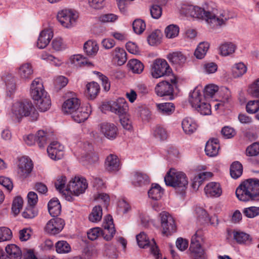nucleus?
<instances>
[{
    "mask_svg": "<svg viewBox=\"0 0 259 259\" xmlns=\"http://www.w3.org/2000/svg\"><path fill=\"white\" fill-rule=\"evenodd\" d=\"M202 10V19L212 28L226 25L227 21L232 18L229 11L218 10L216 4L212 1L206 2Z\"/></svg>",
    "mask_w": 259,
    "mask_h": 259,
    "instance_id": "nucleus-1",
    "label": "nucleus"
},
{
    "mask_svg": "<svg viewBox=\"0 0 259 259\" xmlns=\"http://www.w3.org/2000/svg\"><path fill=\"white\" fill-rule=\"evenodd\" d=\"M235 194L243 202H259V180L255 178L246 180L237 188Z\"/></svg>",
    "mask_w": 259,
    "mask_h": 259,
    "instance_id": "nucleus-2",
    "label": "nucleus"
},
{
    "mask_svg": "<svg viewBox=\"0 0 259 259\" xmlns=\"http://www.w3.org/2000/svg\"><path fill=\"white\" fill-rule=\"evenodd\" d=\"M30 95L40 111L45 112L50 108L51 105V99L45 90L40 78L34 79L31 83Z\"/></svg>",
    "mask_w": 259,
    "mask_h": 259,
    "instance_id": "nucleus-3",
    "label": "nucleus"
},
{
    "mask_svg": "<svg viewBox=\"0 0 259 259\" xmlns=\"http://www.w3.org/2000/svg\"><path fill=\"white\" fill-rule=\"evenodd\" d=\"M164 182L167 186L174 187L177 193L182 196L185 195L188 181L183 172L171 168L164 177Z\"/></svg>",
    "mask_w": 259,
    "mask_h": 259,
    "instance_id": "nucleus-4",
    "label": "nucleus"
},
{
    "mask_svg": "<svg viewBox=\"0 0 259 259\" xmlns=\"http://www.w3.org/2000/svg\"><path fill=\"white\" fill-rule=\"evenodd\" d=\"M13 117L18 122L24 117L29 116L30 120H37L38 113L31 101L24 100L13 104L12 109Z\"/></svg>",
    "mask_w": 259,
    "mask_h": 259,
    "instance_id": "nucleus-5",
    "label": "nucleus"
},
{
    "mask_svg": "<svg viewBox=\"0 0 259 259\" xmlns=\"http://www.w3.org/2000/svg\"><path fill=\"white\" fill-rule=\"evenodd\" d=\"M151 74L153 78H158L162 76L170 77L171 82H176V77L166 60L157 59L154 61L151 67Z\"/></svg>",
    "mask_w": 259,
    "mask_h": 259,
    "instance_id": "nucleus-6",
    "label": "nucleus"
},
{
    "mask_svg": "<svg viewBox=\"0 0 259 259\" xmlns=\"http://www.w3.org/2000/svg\"><path fill=\"white\" fill-rule=\"evenodd\" d=\"M189 102L201 114L207 115L211 114L210 105L208 103L202 102L201 93L198 88H196L190 94Z\"/></svg>",
    "mask_w": 259,
    "mask_h": 259,
    "instance_id": "nucleus-7",
    "label": "nucleus"
},
{
    "mask_svg": "<svg viewBox=\"0 0 259 259\" xmlns=\"http://www.w3.org/2000/svg\"><path fill=\"white\" fill-rule=\"evenodd\" d=\"M203 233L201 230H198L192 237L189 250L194 259H204V250L200 244L202 239Z\"/></svg>",
    "mask_w": 259,
    "mask_h": 259,
    "instance_id": "nucleus-8",
    "label": "nucleus"
},
{
    "mask_svg": "<svg viewBox=\"0 0 259 259\" xmlns=\"http://www.w3.org/2000/svg\"><path fill=\"white\" fill-rule=\"evenodd\" d=\"M87 188L88 183L85 179L75 177L69 182L65 190L75 196H78L84 193Z\"/></svg>",
    "mask_w": 259,
    "mask_h": 259,
    "instance_id": "nucleus-9",
    "label": "nucleus"
},
{
    "mask_svg": "<svg viewBox=\"0 0 259 259\" xmlns=\"http://www.w3.org/2000/svg\"><path fill=\"white\" fill-rule=\"evenodd\" d=\"M162 234L168 236L176 231V225L172 217L167 212L162 211L159 214Z\"/></svg>",
    "mask_w": 259,
    "mask_h": 259,
    "instance_id": "nucleus-10",
    "label": "nucleus"
},
{
    "mask_svg": "<svg viewBox=\"0 0 259 259\" xmlns=\"http://www.w3.org/2000/svg\"><path fill=\"white\" fill-rule=\"evenodd\" d=\"M177 79L175 83L171 82L170 77L157 84L155 91L157 96L159 97L170 96V99L173 98L174 85L177 84Z\"/></svg>",
    "mask_w": 259,
    "mask_h": 259,
    "instance_id": "nucleus-11",
    "label": "nucleus"
},
{
    "mask_svg": "<svg viewBox=\"0 0 259 259\" xmlns=\"http://www.w3.org/2000/svg\"><path fill=\"white\" fill-rule=\"evenodd\" d=\"M57 17L63 26L70 28L74 25L77 15L70 10L65 9L59 12Z\"/></svg>",
    "mask_w": 259,
    "mask_h": 259,
    "instance_id": "nucleus-12",
    "label": "nucleus"
},
{
    "mask_svg": "<svg viewBox=\"0 0 259 259\" xmlns=\"http://www.w3.org/2000/svg\"><path fill=\"white\" fill-rule=\"evenodd\" d=\"M136 239L140 247L145 248L150 247L151 253L156 258H159V250L154 239H152V242H150L146 234L144 232H142L137 235L136 236Z\"/></svg>",
    "mask_w": 259,
    "mask_h": 259,
    "instance_id": "nucleus-13",
    "label": "nucleus"
},
{
    "mask_svg": "<svg viewBox=\"0 0 259 259\" xmlns=\"http://www.w3.org/2000/svg\"><path fill=\"white\" fill-rule=\"evenodd\" d=\"M66 96L69 98L64 102L62 110L64 113L71 115L78 109L80 106V102L73 92L68 93Z\"/></svg>",
    "mask_w": 259,
    "mask_h": 259,
    "instance_id": "nucleus-14",
    "label": "nucleus"
},
{
    "mask_svg": "<svg viewBox=\"0 0 259 259\" xmlns=\"http://www.w3.org/2000/svg\"><path fill=\"white\" fill-rule=\"evenodd\" d=\"M102 227L103 229L101 228V236L106 241L111 240L115 233V229L113 219L110 215L105 217Z\"/></svg>",
    "mask_w": 259,
    "mask_h": 259,
    "instance_id": "nucleus-15",
    "label": "nucleus"
},
{
    "mask_svg": "<svg viewBox=\"0 0 259 259\" xmlns=\"http://www.w3.org/2000/svg\"><path fill=\"white\" fill-rule=\"evenodd\" d=\"M180 12L181 14L187 17L202 19L203 10H202V8L197 6L184 4L182 5Z\"/></svg>",
    "mask_w": 259,
    "mask_h": 259,
    "instance_id": "nucleus-16",
    "label": "nucleus"
},
{
    "mask_svg": "<svg viewBox=\"0 0 259 259\" xmlns=\"http://www.w3.org/2000/svg\"><path fill=\"white\" fill-rule=\"evenodd\" d=\"M65 225L63 219L54 217L50 220L45 227L46 231L50 235H55L59 233L64 228Z\"/></svg>",
    "mask_w": 259,
    "mask_h": 259,
    "instance_id": "nucleus-17",
    "label": "nucleus"
},
{
    "mask_svg": "<svg viewBox=\"0 0 259 259\" xmlns=\"http://www.w3.org/2000/svg\"><path fill=\"white\" fill-rule=\"evenodd\" d=\"M47 152L52 159L60 160L64 156V146L57 141H53L48 146Z\"/></svg>",
    "mask_w": 259,
    "mask_h": 259,
    "instance_id": "nucleus-18",
    "label": "nucleus"
},
{
    "mask_svg": "<svg viewBox=\"0 0 259 259\" xmlns=\"http://www.w3.org/2000/svg\"><path fill=\"white\" fill-rule=\"evenodd\" d=\"M101 133L108 139H115L118 133L117 126L113 123L104 122L100 124Z\"/></svg>",
    "mask_w": 259,
    "mask_h": 259,
    "instance_id": "nucleus-19",
    "label": "nucleus"
},
{
    "mask_svg": "<svg viewBox=\"0 0 259 259\" xmlns=\"http://www.w3.org/2000/svg\"><path fill=\"white\" fill-rule=\"evenodd\" d=\"M110 111L119 116L123 115L128 109V104L125 99L119 98L110 104Z\"/></svg>",
    "mask_w": 259,
    "mask_h": 259,
    "instance_id": "nucleus-20",
    "label": "nucleus"
},
{
    "mask_svg": "<svg viewBox=\"0 0 259 259\" xmlns=\"http://www.w3.org/2000/svg\"><path fill=\"white\" fill-rule=\"evenodd\" d=\"M33 164L31 160L25 157H22L19 160L18 174L22 178H26L31 172Z\"/></svg>",
    "mask_w": 259,
    "mask_h": 259,
    "instance_id": "nucleus-21",
    "label": "nucleus"
},
{
    "mask_svg": "<svg viewBox=\"0 0 259 259\" xmlns=\"http://www.w3.org/2000/svg\"><path fill=\"white\" fill-rule=\"evenodd\" d=\"M53 36V32L51 28L44 29L41 31L37 39V47L40 49L45 48L49 44Z\"/></svg>",
    "mask_w": 259,
    "mask_h": 259,
    "instance_id": "nucleus-22",
    "label": "nucleus"
},
{
    "mask_svg": "<svg viewBox=\"0 0 259 259\" xmlns=\"http://www.w3.org/2000/svg\"><path fill=\"white\" fill-rule=\"evenodd\" d=\"M91 112L90 109H88L87 107H80L76 111L73 112L71 115L72 118L76 122L80 123L86 120Z\"/></svg>",
    "mask_w": 259,
    "mask_h": 259,
    "instance_id": "nucleus-23",
    "label": "nucleus"
},
{
    "mask_svg": "<svg viewBox=\"0 0 259 259\" xmlns=\"http://www.w3.org/2000/svg\"><path fill=\"white\" fill-rule=\"evenodd\" d=\"M33 70L31 64L26 63L22 64L19 68L18 74L21 79L29 80L32 77Z\"/></svg>",
    "mask_w": 259,
    "mask_h": 259,
    "instance_id": "nucleus-24",
    "label": "nucleus"
},
{
    "mask_svg": "<svg viewBox=\"0 0 259 259\" xmlns=\"http://www.w3.org/2000/svg\"><path fill=\"white\" fill-rule=\"evenodd\" d=\"M105 169L109 171H116L119 169V161L117 157L113 154L108 155L105 161Z\"/></svg>",
    "mask_w": 259,
    "mask_h": 259,
    "instance_id": "nucleus-25",
    "label": "nucleus"
},
{
    "mask_svg": "<svg viewBox=\"0 0 259 259\" xmlns=\"http://www.w3.org/2000/svg\"><path fill=\"white\" fill-rule=\"evenodd\" d=\"M219 148V140L217 139H212L206 143L205 151L207 155L214 157L218 155Z\"/></svg>",
    "mask_w": 259,
    "mask_h": 259,
    "instance_id": "nucleus-26",
    "label": "nucleus"
},
{
    "mask_svg": "<svg viewBox=\"0 0 259 259\" xmlns=\"http://www.w3.org/2000/svg\"><path fill=\"white\" fill-rule=\"evenodd\" d=\"M204 192L208 197H219L222 194V189L219 183L210 182L204 188Z\"/></svg>",
    "mask_w": 259,
    "mask_h": 259,
    "instance_id": "nucleus-27",
    "label": "nucleus"
},
{
    "mask_svg": "<svg viewBox=\"0 0 259 259\" xmlns=\"http://www.w3.org/2000/svg\"><path fill=\"white\" fill-rule=\"evenodd\" d=\"M113 60L117 63L118 65L124 64L126 60V53L125 50L120 48H116L111 53Z\"/></svg>",
    "mask_w": 259,
    "mask_h": 259,
    "instance_id": "nucleus-28",
    "label": "nucleus"
},
{
    "mask_svg": "<svg viewBox=\"0 0 259 259\" xmlns=\"http://www.w3.org/2000/svg\"><path fill=\"white\" fill-rule=\"evenodd\" d=\"M212 176L211 172H202L195 176L192 179L191 187L194 191H197L199 186L202 184L207 178Z\"/></svg>",
    "mask_w": 259,
    "mask_h": 259,
    "instance_id": "nucleus-29",
    "label": "nucleus"
},
{
    "mask_svg": "<svg viewBox=\"0 0 259 259\" xmlns=\"http://www.w3.org/2000/svg\"><path fill=\"white\" fill-rule=\"evenodd\" d=\"M156 106L158 113L163 115H170L175 110L174 104L170 102L156 103Z\"/></svg>",
    "mask_w": 259,
    "mask_h": 259,
    "instance_id": "nucleus-30",
    "label": "nucleus"
},
{
    "mask_svg": "<svg viewBox=\"0 0 259 259\" xmlns=\"http://www.w3.org/2000/svg\"><path fill=\"white\" fill-rule=\"evenodd\" d=\"M167 58L176 66H181L186 61V57L181 52L170 53L168 54Z\"/></svg>",
    "mask_w": 259,
    "mask_h": 259,
    "instance_id": "nucleus-31",
    "label": "nucleus"
},
{
    "mask_svg": "<svg viewBox=\"0 0 259 259\" xmlns=\"http://www.w3.org/2000/svg\"><path fill=\"white\" fill-rule=\"evenodd\" d=\"M48 210L51 216L57 217L61 213V206L57 199L53 198L48 203Z\"/></svg>",
    "mask_w": 259,
    "mask_h": 259,
    "instance_id": "nucleus-32",
    "label": "nucleus"
},
{
    "mask_svg": "<svg viewBox=\"0 0 259 259\" xmlns=\"http://www.w3.org/2000/svg\"><path fill=\"white\" fill-rule=\"evenodd\" d=\"M182 126L186 134H191L197 129V124L190 117L185 118L182 122Z\"/></svg>",
    "mask_w": 259,
    "mask_h": 259,
    "instance_id": "nucleus-33",
    "label": "nucleus"
},
{
    "mask_svg": "<svg viewBox=\"0 0 259 259\" xmlns=\"http://www.w3.org/2000/svg\"><path fill=\"white\" fill-rule=\"evenodd\" d=\"M83 50L89 56L96 55L99 50V47L96 41L89 40L83 46Z\"/></svg>",
    "mask_w": 259,
    "mask_h": 259,
    "instance_id": "nucleus-34",
    "label": "nucleus"
},
{
    "mask_svg": "<svg viewBox=\"0 0 259 259\" xmlns=\"http://www.w3.org/2000/svg\"><path fill=\"white\" fill-rule=\"evenodd\" d=\"M148 194L149 197L151 199L158 200L161 198L163 194V190L158 184H153L148 191Z\"/></svg>",
    "mask_w": 259,
    "mask_h": 259,
    "instance_id": "nucleus-35",
    "label": "nucleus"
},
{
    "mask_svg": "<svg viewBox=\"0 0 259 259\" xmlns=\"http://www.w3.org/2000/svg\"><path fill=\"white\" fill-rule=\"evenodd\" d=\"M7 254L13 259H20L22 251L20 248L15 244L8 245L5 249Z\"/></svg>",
    "mask_w": 259,
    "mask_h": 259,
    "instance_id": "nucleus-36",
    "label": "nucleus"
},
{
    "mask_svg": "<svg viewBox=\"0 0 259 259\" xmlns=\"http://www.w3.org/2000/svg\"><path fill=\"white\" fill-rule=\"evenodd\" d=\"M150 180L146 174L137 172L135 174L133 180V184L135 186H143L148 184Z\"/></svg>",
    "mask_w": 259,
    "mask_h": 259,
    "instance_id": "nucleus-37",
    "label": "nucleus"
},
{
    "mask_svg": "<svg viewBox=\"0 0 259 259\" xmlns=\"http://www.w3.org/2000/svg\"><path fill=\"white\" fill-rule=\"evenodd\" d=\"M233 236L234 239L239 244L249 243L252 239L249 234L240 231H234Z\"/></svg>",
    "mask_w": 259,
    "mask_h": 259,
    "instance_id": "nucleus-38",
    "label": "nucleus"
},
{
    "mask_svg": "<svg viewBox=\"0 0 259 259\" xmlns=\"http://www.w3.org/2000/svg\"><path fill=\"white\" fill-rule=\"evenodd\" d=\"M230 175L234 179L239 178L242 174L243 166L239 161H235L232 163L230 168Z\"/></svg>",
    "mask_w": 259,
    "mask_h": 259,
    "instance_id": "nucleus-39",
    "label": "nucleus"
},
{
    "mask_svg": "<svg viewBox=\"0 0 259 259\" xmlns=\"http://www.w3.org/2000/svg\"><path fill=\"white\" fill-rule=\"evenodd\" d=\"M209 45L207 42H200L197 46L194 52L195 56L199 59H201L204 57L207 52Z\"/></svg>",
    "mask_w": 259,
    "mask_h": 259,
    "instance_id": "nucleus-40",
    "label": "nucleus"
},
{
    "mask_svg": "<svg viewBox=\"0 0 259 259\" xmlns=\"http://www.w3.org/2000/svg\"><path fill=\"white\" fill-rule=\"evenodd\" d=\"M127 65L130 69L135 73L140 74L144 69L143 64L137 59L130 60Z\"/></svg>",
    "mask_w": 259,
    "mask_h": 259,
    "instance_id": "nucleus-41",
    "label": "nucleus"
},
{
    "mask_svg": "<svg viewBox=\"0 0 259 259\" xmlns=\"http://www.w3.org/2000/svg\"><path fill=\"white\" fill-rule=\"evenodd\" d=\"M87 93L88 96L91 99H94L99 92L100 90V85L95 82L89 83L87 85Z\"/></svg>",
    "mask_w": 259,
    "mask_h": 259,
    "instance_id": "nucleus-42",
    "label": "nucleus"
},
{
    "mask_svg": "<svg viewBox=\"0 0 259 259\" xmlns=\"http://www.w3.org/2000/svg\"><path fill=\"white\" fill-rule=\"evenodd\" d=\"M102 216V207L98 205L95 206L89 215V220L92 222H98L101 220Z\"/></svg>",
    "mask_w": 259,
    "mask_h": 259,
    "instance_id": "nucleus-43",
    "label": "nucleus"
},
{
    "mask_svg": "<svg viewBox=\"0 0 259 259\" xmlns=\"http://www.w3.org/2000/svg\"><path fill=\"white\" fill-rule=\"evenodd\" d=\"M49 135L42 130H39L35 136L36 142L39 148H43L46 145L48 140Z\"/></svg>",
    "mask_w": 259,
    "mask_h": 259,
    "instance_id": "nucleus-44",
    "label": "nucleus"
},
{
    "mask_svg": "<svg viewBox=\"0 0 259 259\" xmlns=\"http://www.w3.org/2000/svg\"><path fill=\"white\" fill-rule=\"evenodd\" d=\"M232 71L233 77L237 78L241 76L246 72L247 67L243 63H239L233 66Z\"/></svg>",
    "mask_w": 259,
    "mask_h": 259,
    "instance_id": "nucleus-45",
    "label": "nucleus"
},
{
    "mask_svg": "<svg viewBox=\"0 0 259 259\" xmlns=\"http://www.w3.org/2000/svg\"><path fill=\"white\" fill-rule=\"evenodd\" d=\"M153 135L156 138L161 141L166 140L168 136L165 129L160 125H157L153 128Z\"/></svg>",
    "mask_w": 259,
    "mask_h": 259,
    "instance_id": "nucleus-46",
    "label": "nucleus"
},
{
    "mask_svg": "<svg viewBox=\"0 0 259 259\" xmlns=\"http://www.w3.org/2000/svg\"><path fill=\"white\" fill-rule=\"evenodd\" d=\"M56 250L59 253H67L71 251V247L66 241H59L56 244Z\"/></svg>",
    "mask_w": 259,
    "mask_h": 259,
    "instance_id": "nucleus-47",
    "label": "nucleus"
},
{
    "mask_svg": "<svg viewBox=\"0 0 259 259\" xmlns=\"http://www.w3.org/2000/svg\"><path fill=\"white\" fill-rule=\"evenodd\" d=\"M244 216L252 219L259 215V206H250L245 208L242 210Z\"/></svg>",
    "mask_w": 259,
    "mask_h": 259,
    "instance_id": "nucleus-48",
    "label": "nucleus"
},
{
    "mask_svg": "<svg viewBox=\"0 0 259 259\" xmlns=\"http://www.w3.org/2000/svg\"><path fill=\"white\" fill-rule=\"evenodd\" d=\"M235 49V46L231 42L225 43L222 45L220 48L221 54L223 56H227L233 53Z\"/></svg>",
    "mask_w": 259,
    "mask_h": 259,
    "instance_id": "nucleus-49",
    "label": "nucleus"
},
{
    "mask_svg": "<svg viewBox=\"0 0 259 259\" xmlns=\"http://www.w3.org/2000/svg\"><path fill=\"white\" fill-rule=\"evenodd\" d=\"M179 33V27L176 25H169L165 29L166 37L172 38L177 36Z\"/></svg>",
    "mask_w": 259,
    "mask_h": 259,
    "instance_id": "nucleus-50",
    "label": "nucleus"
},
{
    "mask_svg": "<svg viewBox=\"0 0 259 259\" xmlns=\"http://www.w3.org/2000/svg\"><path fill=\"white\" fill-rule=\"evenodd\" d=\"M146 24L145 22L140 19L135 20L133 23V28L134 32L138 34H140L145 30Z\"/></svg>",
    "mask_w": 259,
    "mask_h": 259,
    "instance_id": "nucleus-51",
    "label": "nucleus"
},
{
    "mask_svg": "<svg viewBox=\"0 0 259 259\" xmlns=\"http://www.w3.org/2000/svg\"><path fill=\"white\" fill-rule=\"evenodd\" d=\"M5 83L10 96L16 90L15 78L11 75H8L5 79Z\"/></svg>",
    "mask_w": 259,
    "mask_h": 259,
    "instance_id": "nucleus-52",
    "label": "nucleus"
},
{
    "mask_svg": "<svg viewBox=\"0 0 259 259\" xmlns=\"http://www.w3.org/2000/svg\"><path fill=\"white\" fill-rule=\"evenodd\" d=\"M23 200L21 197H16L13 200L12 206V211L15 215H17L21 209Z\"/></svg>",
    "mask_w": 259,
    "mask_h": 259,
    "instance_id": "nucleus-53",
    "label": "nucleus"
},
{
    "mask_svg": "<svg viewBox=\"0 0 259 259\" xmlns=\"http://www.w3.org/2000/svg\"><path fill=\"white\" fill-rule=\"evenodd\" d=\"M218 91V86L213 84L207 85L204 89V97L205 98H212Z\"/></svg>",
    "mask_w": 259,
    "mask_h": 259,
    "instance_id": "nucleus-54",
    "label": "nucleus"
},
{
    "mask_svg": "<svg viewBox=\"0 0 259 259\" xmlns=\"http://www.w3.org/2000/svg\"><path fill=\"white\" fill-rule=\"evenodd\" d=\"M160 32L157 30L152 32L148 36L147 41L150 46H154L160 43Z\"/></svg>",
    "mask_w": 259,
    "mask_h": 259,
    "instance_id": "nucleus-55",
    "label": "nucleus"
},
{
    "mask_svg": "<svg viewBox=\"0 0 259 259\" xmlns=\"http://www.w3.org/2000/svg\"><path fill=\"white\" fill-rule=\"evenodd\" d=\"M71 61L75 66H81L85 65H91V63L88 62L86 58H83L80 55H77L71 58Z\"/></svg>",
    "mask_w": 259,
    "mask_h": 259,
    "instance_id": "nucleus-56",
    "label": "nucleus"
},
{
    "mask_svg": "<svg viewBox=\"0 0 259 259\" xmlns=\"http://www.w3.org/2000/svg\"><path fill=\"white\" fill-rule=\"evenodd\" d=\"M12 236L10 229L7 227H0V242L10 240Z\"/></svg>",
    "mask_w": 259,
    "mask_h": 259,
    "instance_id": "nucleus-57",
    "label": "nucleus"
},
{
    "mask_svg": "<svg viewBox=\"0 0 259 259\" xmlns=\"http://www.w3.org/2000/svg\"><path fill=\"white\" fill-rule=\"evenodd\" d=\"M246 111L249 113H256L259 109V100L250 101L246 106Z\"/></svg>",
    "mask_w": 259,
    "mask_h": 259,
    "instance_id": "nucleus-58",
    "label": "nucleus"
},
{
    "mask_svg": "<svg viewBox=\"0 0 259 259\" xmlns=\"http://www.w3.org/2000/svg\"><path fill=\"white\" fill-rule=\"evenodd\" d=\"M150 14L153 19H158L162 15V8L158 5H153L150 8Z\"/></svg>",
    "mask_w": 259,
    "mask_h": 259,
    "instance_id": "nucleus-59",
    "label": "nucleus"
},
{
    "mask_svg": "<svg viewBox=\"0 0 259 259\" xmlns=\"http://www.w3.org/2000/svg\"><path fill=\"white\" fill-rule=\"evenodd\" d=\"M37 212L34 206H29L22 212V216L26 219H32L35 217Z\"/></svg>",
    "mask_w": 259,
    "mask_h": 259,
    "instance_id": "nucleus-60",
    "label": "nucleus"
},
{
    "mask_svg": "<svg viewBox=\"0 0 259 259\" xmlns=\"http://www.w3.org/2000/svg\"><path fill=\"white\" fill-rule=\"evenodd\" d=\"M66 178L65 176L59 177L55 183V186L57 190L60 192H63L65 188L66 183Z\"/></svg>",
    "mask_w": 259,
    "mask_h": 259,
    "instance_id": "nucleus-61",
    "label": "nucleus"
},
{
    "mask_svg": "<svg viewBox=\"0 0 259 259\" xmlns=\"http://www.w3.org/2000/svg\"><path fill=\"white\" fill-rule=\"evenodd\" d=\"M248 92L252 96L259 98V78L254 81L251 85Z\"/></svg>",
    "mask_w": 259,
    "mask_h": 259,
    "instance_id": "nucleus-62",
    "label": "nucleus"
},
{
    "mask_svg": "<svg viewBox=\"0 0 259 259\" xmlns=\"http://www.w3.org/2000/svg\"><path fill=\"white\" fill-rule=\"evenodd\" d=\"M222 135L226 139H230L233 138L236 135L235 130L230 126H225L221 130Z\"/></svg>",
    "mask_w": 259,
    "mask_h": 259,
    "instance_id": "nucleus-63",
    "label": "nucleus"
},
{
    "mask_svg": "<svg viewBox=\"0 0 259 259\" xmlns=\"http://www.w3.org/2000/svg\"><path fill=\"white\" fill-rule=\"evenodd\" d=\"M247 155L252 156L259 154V143H254L246 149Z\"/></svg>",
    "mask_w": 259,
    "mask_h": 259,
    "instance_id": "nucleus-64",
    "label": "nucleus"
}]
</instances>
